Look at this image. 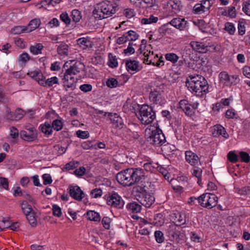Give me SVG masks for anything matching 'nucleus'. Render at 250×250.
Returning a JSON list of instances; mask_svg holds the SVG:
<instances>
[{"label": "nucleus", "mask_w": 250, "mask_h": 250, "mask_svg": "<svg viewBox=\"0 0 250 250\" xmlns=\"http://www.w3.org/2000/svg\"><path fill=\"white\" fill-rule=\"evenodd\" d=\"M79 65L81 64L75 61H67L63 65V67L66 69L62 78V82L66 91L73 90L76 87L77 79L75 75L80 72Z\"/></svg>", "instance_id": "obj_1"}, {"label": "nucleus", "mask_w": 250, "mask_h": 250, "mask_svg": "<svg viewBox=\"0 0 250 250\" xmlns=\"http://www.w3.org/2000/svg\"><path fill=\"white\" fill-rule=\"evenodd\" d=\"M186 85L192 94L202 96L209 92L207 81L201 75H191L187 77Z\"/></svg>", "instance_id": "obj_2"}, {"label": "nucleus", "mask_w": 250, "mask_h": 250, "mask_svg": "<svg viewBox=\"0 0 250 250\" xmlns=\"http://www.w3.org/2000/svg\"><path fill=\"white\" fill-rule=\"evenodd\" d=\"M117 7L108 0L103 1L97 4L93 11V16L98 20L111 17L116 11Z\"/></svg>", "instance_id": "obj_3"}, {"label": "nucleus", "mask_w": 250, "mask_h": 250, "mask_svg": "<svg viewBox=\"0 0 250 250\" xmlns=\"http://www.w3.org/2000/svg\"><path fill=\"white\" fill-rule=\"evenodd\" d=\"M145 137L148 142L155 145H162L166 141L165 135L159 128L157 123H154L147 126L145 130Z\"/></svg>", "instance_id": "obj_4"}, {"label": "nucleus", "mask_w": 250, "mask_h": 250, "mask_svg": "<svg viewBox=\"0 0 250 250\" xmlns=\"http://www.w3.org/2000/svg\"><path fill=\"white\" fill-rule=\"evenodd\" d=\"M136 115L141 123L143 125L151 123L155 119V113L152 108L148 105H143Z\"/></svg>", "instance_id": "obj_5"}, {"label": "nucleus", "mask_w": 250, "mask_h": 250, "mask_svg": "<svg viewBox=\"0 0 250 250\" xmlns=\"http://www.w3.org/2000/svg\"><path fill=\"white\" fill-rule=\"evenodd\" d=\"M143 55L145 57L144 62L146 64H152L157 67L164 65L162 55L161 54L155 53L152 49L146 53L144 52Z\"/></svg>", "instance_id": "obj_6"}, {"label": "nucleus", "mask_w": 250, "mask_h": 250, "mask_svg": "<svg viewBox=\"0 0 250 250\" xmlns=\"http://www.w3.org/2000/svg\"><path fill=\"white\" fill-rule=\"evenodd\" d=\"M197 199L202 207L208 208L214 207L218 201V198L215 194L209 193H203Z\"/></svg>", "instance_id": "obj_7"}, {"label": "nucleus", "mask_w": 250, "mask_h": 250, "mask_svg": "<svg viewBox=\"0 0 250 250\" xmlns=\"http://www.w3.org/2000/svg\"><path fill=\"white\" fill-rule=\"evenodd\" d=\"M219 83L223 86H231L238 83L240 81L238 76L236 75H230L227 72L223 71L218 75Z\"/></svg>", "instance_id": "obj_8"}, {"label": "nucleus", "mask_w": 250, "mask_h": 250, "mask_svg": "<svg viewBox=\"0 0 250 250\" xmlns=\"http://www.w3.org/2000/svg\"><path fill=\"white\" fill-rule=\"evenodd\" d=\"M130 168H127L119 172L116 176L117 181L123 186H129L133 184L131 178L132 173Z\"/></svg>", "instance_id": "obj_9"}, {"label": "nucleus", "mask_w": 250, "mask_h": 250, "mask_svg": "<svg viewBox=\"0 0 250 250\" xmlns=\"http://www.w3.org/2000/svg\"><path fill=\"white\" fill-rule=\"evenodd\" d=\"M141 195H139V201L141 204L146 208L150 207L155 201L154 196L147 192L144 188H140Z\"/></svg>", "instance_id": "obj_10"}, {"label": "nucleus", "mask_w": 250, "mask_h": 250, "mask_svg": "<svg viewBox=\"0 0 250 250\" xmlns=\"http://www.w3.org/2000/svg\"><path fill=\"white\" fill-rule=\"evenodd\" d=\"M106 203L108 205L117 208H121L124 205L121 197L116 193L109 194L106 197Z\"/></svg>", "instance_id": "obj_11"}, {"label": "nucleus", "mask_w": 250, "mask_h": 250, "mask_svg": "<svg viewBox=\"0 0 250 250\" xmlns=\"http://www.w3.org/2000/svg\"><path fill=\"white\" fill-rule=\"evenodd\" d=\"M25 128L27 131L21 132V135L24 140L31 141L37 138V131L33 125H26Z\"/></svg>", "instance_id": "obj_12"}, {"label": "nucleus", "mask_w": 250, "mask_h": 250, "mask_svg": "<svg viewBox=\"0 0 250 250\" xmlns=\"http://www.w3.org/2000/svg\"><path fill=\"white\" fill-rule=\"evenodd\" d=\"M125 66L127 71L131 74H134L142 69L140 62L134 60H129L125 62Z\"/></svg>", "instance_id": "obj_13"}, {"label": "nucleus", "mask_w": 250, "mask_h": 250, "mask_svg": "<svg viewBox=\"0 0 250 250\" xmlns=\"http://www.w3.org/2000/svg\"><path fill=\"white\" fill-rule=\"evenodd\" d=\"M69 194L71 197L78 201H82L85 195L83 191L78 186H70Z\"/></svg>", "instance_id": "obj_14"}, {"label": "nucleus", "mask_w": 250, "mask_h": 250, "mask_svg": "<svg viewBox=\"0 0 250 250\" xmlns=\"http://www.w3.org/2000/svg\"><path fill=\"white\" fill-rule=\"evenodd\" d=\"M115 127L122 128L124 125L122 119L117 113L107 112L105 114Z\"/></svg>", "instance_id": "obj_15"}, {"label": "nucleus", "mask_w": 250, "mask_h": 250, "mask_svg": "<svg viewBox=\"0 0 250 250\" xmlns=\"http://www.w3.org/2000/svg\"><path fill=\"white\" fill-rule=\"evenodd\" d=\"M27 75L37 82L40 85H42L45 77L39 69L30 70L27 73Z\"/></svg>", "instance_id": "obj_16"}, {"label": "nucleus", "mask_w": 250, "mask_h": 250, "mask_svg": "<svg viewBox=\"0 0 250 250\" xmlns=\"http://www.w3.org/2000/svg\"><path fill=\"white\" fill-rule=\"evenodd\" d=\"M149 97L150 100L155 104L161 105L165 103V100L160 91L154 90L151 91Z\"/></svg>", "instance_id": "obj_17"}, {"label": "nucleus", "mask_w": 250, "mask_h": 250, "mask_svg": "<svg viewBox=\"0 0 250 250\" xmlns=\"http://www.w3.org/2000/svg\"><path fill=\"white\" fill-rule=\"evenodd\" d=\"M171 218L174 224L177 226L184 225L186 222V215L182 213H174L171 214Z\"/></svg>", "instance_id": "obj_18"}, {"label": "nucleus", "mask_w": 250, "mask_h": 250, "mask_svg": "<svg viewBox=\"0 0 250 250\" xmlns=\"http://www.w3.org/2000/svg\"><path fill=\"white\" fill-rule=\"evenodd\" d=\"M185 159L192 166L197 165L199 162V158L197 155L190 150L185 152Z\"/></svg>", "instance_id": "obj_19"}, {"label": "nucleus", "mask_w": 250, "mask_h": 250, "mask_svg": "<svg viewBox=\"0 0 250 250\" xmlns=\"http://www.w3.org/2000/svg\"><path fill=\"white\" fill-rule=\"evenodd\" d=\"M130 173H132L131 178L133 179V184L139 182L142 179H144L145 174L142 169L136 168H130Z\"/></svg>", "instance_id": "obj_20"}, {"label": "nucleus", "mask_w": 250, "mask_h": 250, "mask_svg": "<svg viewBox=\"0 0 250 250\" xmlns=\"http://www.w3.org/2000/svg\"><path fill=\"white\" fill-rule=\"evenodd\" d=\"M170 23L177 29L183 30L186 28L187 21L184 19L176 18L172 19L170 21Z\"/></svg>", "instance_id": "obj_21"}, {"label": "nucleus", "mask_w": 250, "mask_h": 250, "mask_svg": "<svg viewBox=\"0 0 250 250\" xmlns=\"http://www.w3.org/2000/svg\"><path fill=\"white\" fill-rule=\"evenodd\" d=\"M178 107L181 108L182 110L188 115L191 116L193 111L191 107V104L187 100H182L179 103Z\"/></svg>", "instance_id": "obj_22"}, {"label": "nucleus", "mask_w": 250, "mask_h": 250, "mask_svg": "<svg viewBox=\"0 0 250 250\" xmlns=\"http://www.w3.org/2000/svg\"><path fill=\"white\" fill-rule=\"evenodd\" d=\"M39 129L45 136H49L53 132L51 124L48 122H45L44 123L41 124L39 127Z\"/></svg>", "instance_id": "obj_23"}, {"label": "nucleus", "mask_w": 250, "mask_h": 250, "mask_svg": "<svg viewBox=\"0 0 250 250\" xmlns=\"http://www.w3.org/2000/svg\"><path fill=\"white\" fill-rule=\"evenodd\" d=\"M212 134L216 135H222L223 137L227 139L229 137V135L227 133L225 128L220 125H216L213 126Z\"/></svg>", "instance_id": "obj_24"}, {"label": "nucleus", "mask_w": 250, "mask_h": 250, "mask_svg": "<svg viewBox=\"0 0 250 250\" xmlns=\"http://www.w3.org/2000/svg\"><path fill=\"white\" fill-rule=\"evenodd\" d=\"M190 44L194 50L200 53H205L208 50L207 46L201 42L192 41L190 42Z\"/></svg>", "instance_id": "obj_25"}, {"label": "nucleus", "mask_w": 250, "mask_h": 250, "mask_svg": "<svg viewBox=\"0 0 250 250\" xmlns=\"http://www.w3.org/2000/svg\"><path fill=\"white\" fill-rule=\"evenodd\" d=\"M78 44L83 49L90 48L92 47V43L90 39L87 37H83L77 40Z\"/></svg>", "instance_id": "obj_26"}, {"label": "nucleus", "mask_w": 250, "mask_h": 250, "mask_svg": "<svg viewBox=\"0 0 250 250\" xmlns=\"http://www.w3.org/2000/svg\"><path fill=\"white\" fill-rule=\"evenodd\" d=\"M167 6L174 13L179 12L181 8V3L179 0H170L167 3Z\"/></svg>", "instance_id": "obj_27"}, {"label": "nucleus", "mask_w": 250, "mask_h": 250, "mask_svg": "<svg viewBox=\"0 0 250 250\" xmlns=\"http://www.w3.org/2000/svg\"><path fill=\"white\" fill-rule=\"evenodd\" d=\"M30 55L26 52H23L19 55L17 59V63L21 66H24L30 60Z\"/></svg>", "instance_id": "obj_28"}, {"label": "nucleus", "mask_w": 250, "mask_h": 250, "mask_svg": "<svg viewBox=\"0 0 250 250\" xmlns=\"http://www.w3.org/2000/svg\"><path fill=\"white\" fill-rule=\"evenodd\" d=\"M86 218L87 220L94 222H100L101 220V216L99 213L91 210L87 211Z\"/></svg>", "instance_id": "obj_29"}, {"label": "nucleus", "mask_w": 250, "mask_h": 250, "mask_svg": "<svg viewBox=\"0 0 250 250\" xmlns=\"http://www.w3.org/2000/svg\"><path fill=\"white\" fill-rule=\"evenodd\" d=\"M41 24V21L39 19H35L31 20L29 24L25 26L26 32L29 33L37 28Z\"/></svg>", "instance_id": "obj_30"}, {"label": "nucleus", "mask_w": 250, "mask_h": 250, "mask_svg": "<svg viewBox=\"0 0 250 250\" xmlns=\"http://www.w3.org/2000/svg\"><path fill=\"white\" fill-rule=\"evenodd\" d=\"M58 83L59 79L56 76H53L47 79H46L45 77L42 86L44 87H51L55 84H58Z\"/></svg>", "instance_id": "obj_31"}, {"label": "nucleus", "mask_w": 250, "mask_h": 250, "mask_svg": "<svg viewBox=\"0 0 250 250\" xmlns=\"http://www.w3.org/2000/svg\"><path fill=\"white\" fill-rule=\"evenodd\" d=\"M142 165L145 169L149 172H153L158 167L157 164L153 163L149 160H146Z\"/></svg>", "instance_id": "obj_32"}, {"label": "nucleus", "mask_w": 250, "mask_h": 250, "mask_svg": "<svg viewBox=\"0 0 250 250\" xmlns=\"http://www.w3.org/2000/svg\"><path fill=\"white\" fill-rule=\"evenodd\" d=\"M193 23L195 25L198 26L202 32H208V24L203 20H195L193 21Z\"/></svg>", "instance_id": "obj_33"}, {"label": "nucleus", "mask_w": 250, "mask_h": 250, "mask_svg": "<svg viewBox=\"0 0 250 250\" xmlns=\"http://www.w3.org/2000/svg\"><path fill=\"white\" fill-rule=\"evenodd\" d=\"M43 46L41 43H36L31 45L29 48L30 52L33 55H38L42 53Z\"/></svg>", "instance_id": "obj_34"}, {"label": "nucleus", "mask_w": 250, "mask_h": 250, "mask_svg": "<svg viewBox=\"0 0 250 250\" xmlns=\"http://www.w3.org/2000/svg\"><path fill=\"white\" fill-rule=\"evenodd\" d=\"M20 206L23 213L25 215L32 213L33 211L32 207L26 201H21L20 202Z\"/></svg>", "instance_id": "obj_35"}, {"label": "nucleus", "mask_w": 250, "mask_h": 250, "mask_svg": "<svg viewBox=\"0 0 250 250\" xmlns=\"http://www.w3.org/2000/svg\"><path fill=\"white\" fill-rule=\"evenodd\" d=\"M152 49V48L151 45L146 44V40L143 39L142 40L141 44L139 49L140 53L144 54V52L146 53Z\"/></svg>", "instance_id": "obj_36"}, {"label": "nucleus", "mask_w": 250, "mask_h": 250, "mask_svg": "<svg viewBox=\"0 0 250 250\" xmlns=\"http://www.w3.org/2000/svg\"><path fill=\"white\" fill-rule=\"evenodd\" d=\"M127 208L129 211L136 213L140 212L141 209V206L135 202L128 204L127 205Z\"/></svg>", "instance_id": "obj_37"}, {"label": "nucleus", "mask_w": 250, "mask_h": 250, "mask_svg": "<svg viewBox=\"0 0 250 250\" xmlns=\"http://www.w3.org/2000/svg\"><path fill=\"white\" fill-rule=\"evenodd\" d=\"M118 64L117 60L115 56H113L112 54H108V61L107 62V65L111 68H115L117 67Z\"/></svg>", "instance_id": "obj_38"}, {"label": "nucleus", "mask_w": 250, "mask_h": 250, "mask_svg": "<svg viewBox=\"0 0 250 250\" xmlns=\"http://www.w3.org/2000/svg\"><path fill=\"white\" fill-rule=\"evenodd\" d=\"M129 1L134 4L136 3L137 1H140V4L143 7L151 6L155 2V0H129Z\"/></svg>", "instance_id": "obj_39"}, {"label": "nucleus", "mask_w": 250, "mask_h": 250, "mask_svg": "<svg viewBox=\"0 0 250 250\" xmlns=\"http://www.w3.org/2000/svg\"><path fill=\"white\" fill-rule=\"evenodd\" d=\"M51 125L53 129L58 131L62 128L63 123L61 119H56L53 121Z\"/></svg>", "instance_id": "obj_40"}, {"label": "nucleus", "mask_w": 250, "mask_h": 250, "mask_svg": "<svg viewBox=\"0 0 250 250\" xmlns=\"http://www.w3.org/2000/svg\"><path fill=\"white\" fill-rule=\"evenodd\" d=\"M71 17L73 21L75 22H78L82 19L81 12L76 9L73 10L71 12Z\"/></svg>", "instance_id": "obj_41"}, {"label": "nucleus", "mask_w": 250, "mask_h": 250, "mask_svg": "<svg viewBox=\"0 0 250 250\" xmlns=\"http://www.w3.org/2000/svg\"><path fill=\"white\" fill-rule=\"evenodd\" d=\"M165 58L167 61L175 63L178 61L179 57L175 53H170L165 55Z\"/></svg>", "instance_id": "obj_42"}, {"label": "nucleus", "mask_w": 250, "mask_h": 250, "mask_svg": "<svg viewBox=\"0 0 250 250\" xmlns=\"http://www.w3.org/2000/svg\"><path fill=\"white\" fill-rule=\"evenodd\" d=\"M158 21V18L152 15L147 18H143L141 20V23L143 24H148L155 23Z\"/></svg>", "instance_id": "obj_43"}, {"label": "nucleus", "mask_w": 250, "mask_h": 250, "mask_svg": "<svg viewBox=\"0 0 250 250\" xmlns=\"http://www.w3.org/2000/svg\"><path fill=\"white\" fill-rule=\"evenodd\" d=\"M111 219L108 217H104L101 221L103 227L106 229H109L111 227Z\"/></svg>", "instance_id": "obj_44"}, {"label": "nucleus", "mask_w": 250, "mask_h": 250, "mask_svg": "<svg viewBox=\"0 0 250 250\" xmlns=\"http://www.w3.org/2000/svg\"><path fill=\"white\" fill-rule=\"evenodd\" d=\"M224 15L228 16L231 18H235L236 16L235 8L234 7H228L224 12Z\"/></svg>", "instance_id": "obj_45"}, {"label": "nucleus", "mask_w": 250, "mask_h": 250, "mask_svg": "<svg viewBox=\"0 0 250 250\" xmlns=\"http://www.w3.org/2000/svg\"><path fill=\"white\" fill-rule=\"evenodd\" d=\"M25 26H17L12 29V33L14 34H20L22 33H27L26 32Z\"/></svg>", "instance_id": "obj_46"}, {"label": "nucleus", "mask_w": 250, "mask_h": 250, "mask_svg": "<svg viewBox=\"0 0 250 250\" xmlns=\"http://www.w3.org/2000/svg\"><path fill=\"white\" fill-rule=\"evenodd\" d=\"M202 169L197 167H194L192 169V175L198 178V183L201 180Z\"/></svg>", "instance_id": "obj_47"}, {"label": "nucleus", "mask_w": 250, "mask_h": 250, "mask_svg": "<svg viewBox=\"0 0 250 250\" xmlns=\"http://www.w3.org/2000/svg\"><path fill=\"white\" fill-rule=\"evenodd\" d=\"M125 33L127 38H128V41H135L138 39V34L134 31L130 30L125 32Z\"/></svg>", "instance_id": "obj_48"}, {"label": "nucleus", "mask_w": 250, "mask_h": 250, "mask_svg": "<svg viewBox=\"0 0 250 250\" xmlns=\"http://www.w3.org/2000/svg\"><path fill=\"white\" fill-rule=\"evenodd\" d=\"M25 216L29 224L31 225H32V226H35L36 225L37 221L34 216V213L33 211L32 213L26 214Z\"/></svg>", "instance_id": "obj_49"}, {"label": "nucleus", "mask_w": 250, "mask_h": 250, "mask_svg": "<svg viewBox=\"0 0 250 250\" xmlns=\"http://www.w3.org/2000/svg\"><path fill=\"white\" fill-rule=\"evenodd\" d=\"M90 194L92 198H98L102 196L103 191L101 188H96L91 191Z\"/></svg>", "instance_id": "obj_50"}, {"label": "nucleus", "mask_w": 250, "mask_h": 250, "mask_svg": "<svg viewBox=\"0 0 250 250\" xmlns=\"http://www.w3.org/2000/svg\"><path fill=\"white\" fill-rule=\"evenodd\" d=\"M164 223V219L162 214H157L154 218V224L156 226H161Z\"/></svg>", "instance_id": "obj_51"}, {"label": "nucleus", "mask_w": 250, "mask_h": 250, "mask_svg": "<svg viewBox=\"0 0 250 250\" xmlns=\"http://www.w3.org/2000/svg\"><path fill=\"white\" fill-rule=\"evenodd\" d=\"M106 84L108 87L112 88L117 86L118 82L116 79L111 78L107 80Z\"/></svg>", "instance_id": "obj_52"}, {"label": "nucleus", "mask_w": 250, "mask_h": 250, "mask_svg": "<svg viewBox=\"0 0 250 250\" xmlns=\"http://www.w3.org/2000/svg\"><path fill=\"white\" fill-rule=\"evenodd\" d=\"M154 236L157 242L161 243L164 241V236L163 233L159 230L155 231Z\"/></svg>", "instance_id": "obj_53"}, {"label": "nucleus", "mask_w": 250, "mask_h": 250, "mask_svg": "<svg viewBox=\"0 0 250 250\" xmlns=\"http://www.w3.org/2000/svg\"><path fill=\"white\" fill-rule=\"evenodd\" d=\"M76 134L78 138L82 139H87L89 137V133L87 131L78 130L76 131Z\"/></svg>", "instance_id": "obj_54"}, {"label": "nucleus", "mask_w": 250, "mask_h": 250, "mask_svg": "<svg viewBox=\"0 0 250 250\" xmlns=\"http://www.w3.org/2000/svg\"><path fill=\"white\" fill-rule=\"evenodd\" d=\"M242 11L246 15L250 16V0L243 2L242 4Z\"/></svg>", "instance_id": "obj_55"}, {"label": "nucleus", "mask_w": 250, "mask_h": 250, "mask_svg": "<svg viewBox=\"0 0 250 250\" xmlns=\"http://www.w3.org/2000/svg\"><path fill=\"white\" fill-rule=\"evenodd\" d=\"M25 114L24 111L20 108H18L16 110L14 113L15 121H18L22 118Z\"/></svg>", "instance_id": "obj_56"}, {"label": "nucleus", "mask_w": 250, "mask_h": 250, "mask_svg": "<svg viewBox=\"0 0 250 250\" xmlns=\"http://www.w3.org/2000/svg\"><path fill=\"white\" fill-rule=\"evenodd\" d=\"M68 46L64 43L61 44L58 48V52L60 54L66 55L67 54Z\"/></svg>", "instance_id": "obj_57"}, {"label": "nucleus", "mask_w": 250, "mask_h": 250, "mask_svg": "<svg viewBox=\"0 0 250 250\" xmlns=\"http://www.w3.org/2000/svg\"><path fill=\"white\" fill-rule=\"evenodd\" d=\"M225 29L230 34H233L235 31V28L233 24L231 22H227L225 24Z\"/></svg>", "instance_id": "obj_58"}, {"label": "nucleus", "mask_w": 250, "mask_h": 250, "mask_svg": "<svg viewBox=\"0 0 250 250\" xmlns=\"http://www.w3.org/2000/svg\"><path fill=\"white\" fill-rule=\"evenodd\" d=\"M53 214L54 216L58 217H60L62 215V209L61 208L57 205H54L52 207Z\"/></svg>", "instance_id": "obj_59"}, {"label": "nucleus", "mask_w": 250, "mask_h": 250, "mask_svg": "<svg viewBox=\"0 0 250 250\" xmlns=\"http://www.w3.org/2000/svg\"><path fill=\"white\" fill-rule=\"evenodd\" d=\"M5 118L8 120L15 121L14 113L13 114L10 109L8 107L6 108Z\"/></svg>", "instance_id": "obj_60"}, {"label": "nucleus", "mask_w": 250, "mask_h": 250, "mask_svg": "<svg viewBox=\"0 0 250 250\" xmlns=\"http://www.w3.org/2000/svg\"><path fill=\"white\" fill-rule=\"evenodd\" d=\"M135 49L133 47V43L129 42L127 48L124 49V53L126 55H130L134 54Z\"/></svg>", "instance_id": "obj_61"}, {"label": "nucleus", "mask_w": 250, "mask_h": 250, "mask_svg": "<svg viewBox=\"0 0 250 250\" xmlns=\"http://www.w3.org/2000/svg\"><path fill=\"white\" fill-rule=\"evenodd\" d=\"M61 1V0H44L42 1V6H45L46 5H51L54 6L60 3Z\"/></svg>", "instance_id": "obj_62"}, {"label": "nucleus", "mask_w": 250, "mask_h": 250, "mask_svg": "<svg viewBox=\"0 0 250 250\" xmlns=\"http://www.w3.org/2000/svg\"><path fill=\"white\" fill-rule=\"evenodd\" d=\"M228 158L231 162L235 163L238 160V156L234 151H230L228 154Z\"/></svg>", "instance_id": "obj_63"}, {"label": "nucleus", "mask_w": 250, "mask_h": 250, "mask_svg": "<svg viewBox=\"0 0 250 250\" xmlns=\"http://www.w3.org/2000/svg\"><path fill=\"white\" fill-rule=\"evenodd\" d=\"M190 239L192 242L195 243H199L201 240V238L200 235L194 232H191L190 233Z\"/></svg>", "instance_id": "obj_64"}]
</instances>
